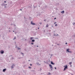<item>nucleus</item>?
I'll return each instance as SVG.
<instances>
[{
	"label": "nucleus",
	"mask_w": 75,
	"mask_h": 75,
	"mask_svg": "<svg viewBox=\"0 0 75 75\" xmlns=\"http://www.w3.org/2000/svg\"><path fill=\"white\" fill-rule=\"evenodd\" d=\"M64 67H65V68H64V69L63 70V71H65V70H66V69H68V66H67V65H66L65 66H64Z\"/></svg>",
	"instance_id": "1"
},
{
	"label": "nucleus",
	"mask_w": 75,
	"mask_h": 75,
	"mask_svg": "<svg viewBox=\"0 0 75 75\" xmlns=\"http://www.w3.org/2000/svg\"><path fill=\"white\" fill-rule=\"evenodd\" d=\"M69 49H67V51L68 52H70V53H72V52L71 51H69Z\"/></svg>",
	"instance_id": "2"
},
{
	"label": "nucleus",
	"mask_w": 75,
	"mask_h": 75,
	"mask_svg": "<svg viewBox=\"0 0 75 75\" xmlns=\"http://www.w3.org/2000/svg\"><path fill=\"white\" fill-rule=\"evenodd\" d=\"M1 54H3L4 53V51L2 50L1 51Z\"/></svg>",
	"instance_id": "3"
},
{
	"label": "nucleus",
	"mask_w": 75,
	"mask_h": 75,
	"mask_svg": "<svg viewBox=\"0 0 75 75\" xmlns=\"http://www.w3.org/2000/svg\"><path fill=\"white\" fill-rule=\"evenodd\" d=\"M49 66L50 68H52V65L51 64H49Z\"/></svg>",
	"instance_id": "4"
},
{
	"label": "nucleus",
	"mask_w": 75,
	"mask_h": 75,
	"mask_svg": "<svg viewBox=\"0 0 75 75\" xmlns=\"http://www.w3.org/2000/svg\"><path fill=\"white\" fill-rule=\"evenodd\" d=\"M6 71V69H4L3 70V72H5V71Z\"/></svg>",
	"instance_id": "5"
},
{
	"label": "nucleus",
	"mask_w": 75,
	"mask_h": 75,
	"mask_svg": "<svg viewBox=\"0 0 75 75\" xmlns=\"http://www.w3.org/2000/svg\"><path fill=\"white\" fill-rule=\"evenodd\" d=\"M31 24H33V25H35V23H33V22L32 21L31 22Z\"/></svg>",
	"instance_id": "6"
},
{
	"label": "nucleus",
	"mask_w": 75,
	"mask_h": 75,
	"mask_svg": "<svg viewBox=\"0 0 75 75\" xmlns=\"http://www.w3.org/2000/svg\"><path fill=\"white\" fill-rule=\"evenodd\" d=\"M61 13H62V14H63V13H64V11H61Z\"/></svg>",
	"instance_id": "7"
},
{
	"label": "nucleus",
	"mask_w": 75,
	"mask_h": 75,
	"mask_svg": "<svg viewBox=\"0 0 75 75\" xmlns=\"http://www.w3.org/2000/svg\"><path fill=\"white\" fill-rule=\"evenodd\" d=\"M51 64H52V65H54V63H53V62H51Z\"/></svg>",
	"instance_id": "8"
},
{
	"label": "nucleus",
	"mask_w": 75,
	"mask_h": 75,
	"mask_svg": "<svg viewBox=\"0 0 75 75\" xmlns=\"http://www.w3.org/2000/svg\"><path fill=\"white\" fill-rule=\"evenodd\" d=\"M69 64L70 65H71L72 64V62H70L69 63Z\"/></svg>",
	"instance_id": "9"
},
{
	"label": "nucleus",
	"mask_w": 75,
	"mask_h": 75,
	"mask_svg": "<svg viewBox=\"0 0 75 75\" xmlns=\"http://www.w3.org/2000/svg\"><path fill=\"white\" fill-rule=\"evenodd\" d=\"M13 66H14V64H13L12 65V66L11 67L12 68H13Z\"/></svg>",
	"instance_id": "10"
},
{
	"label": "nucleus",
	"mask_w": 75,
	"mask_h": 75,
	"mask_svg": "<svg viewBox=\"0 0 75 75\" xmlns=\"http://www.w3.org/2000/svg\"><path fill=\"white\" fill-rule=\"evenodd\" d=\"M35 41V40H32V42H34Z\"/></svg>",
	"instance_id": "11"
},
{
	"label": "nucleus",
	"mask_w": 75,
	"mask_h": 75,
	"mask_svg": "<svg viewBox=\"0 0 75 75\" xmlns=\"http://www.w3.org/2000/svg\"><path fill=\"white\" fill-rule=\"evenodd\" d=\"M48 27V25L47 24L46 26V27Z\"/></svg>",
	"instance_id": "12"
},
{
	"label": "nucleus",
	"mask_w": 75,
	"mask_h": 75,
	"mask_svg": "<svg viewBox=\"0 0 75 75\" xmlns=\"http://www.w3.org/2000/svg\"><path fill=\"white\" fill-rule=\"evenodd\" d=\"M32 39H33V38L31 37V38H30V40H32Z\"/></svg>",
	"instance_id": "13"
},
{
	"label": "nucleus",
	"mask_w": 75,
	"mask_h": 75,
	"mask_svg": "<svg viewBox=\"0 0 75 75\" xmlns=\"http://www.w3.org/2000/svg\"><path fill=\"white\" fill-rule=\"evenodd\" d=\"M48 75H51V73L50 72L48 73Z\"/></svg>",
	"instance_id": "14"
},
{
	"label": "nucleus",
	"mask_w": 75,
	"mask_h": 75,
	"mask_svg": "<svg viewBox=\"0 0 75 75\" xmlns=\"http://www.w3.org/2000/svg\"><path fill=\"white\" fill-rule=\"evenodd\" d=\"M73 25H74V26H75V23H74L73 24Z\"/></svg>",
	"instance_id": "15"
},
{
	"label": "nucleus",
	"mask_w": 75,
	"mask_h": 75,
	"mask_svg": "<svg viewBox=\"0 0 75 75\" xmlns=\"http://www.w3.org/2000/svg\"><path fill=\"white\" fill-rule=\"evenodd\" d=\"M21 54L22 55H23V54H24L23 53H21Z\"/></svg>",
	"instance_id": "16"
},
{
	"label": "nucleus",
	"mask_w": 75,
	"mask_h": 75,
	"mask_svg": "<svg viewBox=\"0 0 75 75\" xmlns=\"http://www.w3.org/2000/svg\"><path fill=\"white\" fill-rule=\"evenodd\" d=\"M55 26H57V24L55 25Z\"/></svg>",
	"instance_id": "17"
},
{
	"label": "nucleus",
	"mask_w": 75,
	"mask_h": 75,
	"mask_svg": "<svg viewBox=\"0 0 75 75\" xmlns=\"http://www.w3.org/2000/svg\"><path fill=\"white\" fill-rule=\"evenodd\" d=\"M20 48H18V50H20Z\"/></svg>",
	"instance_id": "18"
},
{
	"label": "nucleus",
	"mask_w": 75,
	"mask_h": 75,
	"mask_svg": "<svg viewBox=\"0 0 75 75\" xmlns=\"http://www.w3.org/2000/svg\"><path fill=\"white\" fill-rule=\"evenodd\" d=\"M16 38H14V39H13V40H14V39H16Z\"/></svg>",
	"instance_id": "19"
},
{
	"label": "nucleus",
	"mask_w": 75,
	"mask_h": 75,
	"mask_svg": "<svg viewBox=\"0 0 75 75\" xmlns=\"http://www.w3.org/2000/svg\"><path fill=\"white\" fill-rule=\"evenodd\" d=\"M4 3H6V1H4Z\"/></svg>",
	"instance_id": "20"
},
{
	"label": "nucleus",
	"mask_w": 75,
	"mask_h": 75,
	"mask_svg": "<svg viewBox=\"0 0 75 75\" xmlns=\"http://www.w3.org/2000/svg\"><path fill=\"white\" fill-rule=\"evenodd\" d=\"M54 69H56V67H55Z\"/></svg>",
	"instance_id": "21"
},
{
	"label": "nucleus",
	"mask_w": 75,
	"mask_h": 75,
	"mask_svg": "<svg viewBox=\"0 0 75 75\" xmlns=\"http://www.w3.org/2000/svg\"><path fill=\"white\" fill-rule=\"evenodd\" d=\"M30 66H31L32 65V64H30Z\"/></svg>",
	"instance_id": "22"
},
{
	"label": "nucleus",
	"mask_w": 75,
	"mask_h": 75,
	"mask_svg": "<svg viewBox=\"0 0 75 75\" xmlns=\"http://www.w3.org/2000/svg\"><path fill=\"white\" fill-rule=\"evenodd\" d=\"M29 68H31V67H29Z\"/></svg>",
	"instance_id": "23"
},
{
	"label": "nucleus",
	"mask_w": 75,
	"mask_h": 75,
	"mask_svg": "<svg viewBox=\"0 0 75 75\" xmlns=\"http://www.w3.org/2000/svg\"><path fill=\"white\" fill-rule=\"evenodd\" d=\"M31 44L33 45V43H31Z\"/></svg>",
	"instance_id": "24"
},
{
	"label": "nucleus",
	"mask_w": 75,
	"mask_h": 75,
	"mask_svg": "<svg viewBox=\"0 0 75 75\" xmlns=\"http://www.w3.org/2000/svg\"><path fill=\"white\" fill-rule=\"evenodd\" d=\"M55 19H56V18H54V20H55Z\"/></svg>",
	"instance_id": "25"
},
{
	"label": "nucleus",
	"mask_w": 75,
	"mask_h": 75,
	"mask_svg": "<svg viewBox=\"0 0 75 75\" xmlns=\"http://www.w3.org/2000/svg\"><path fill=\"white\" fill-rule=\"evenodd\" d=\"M38 29H40V28H38Z\"/></svg>",
	"instance_id": "26"
},
{
	"label": "nucleus",
	"mask_w": 75,
	"mask_h": 75,
	"mask_svg": "<svg viewBox=\"0 0 75 75\" xmlns=\"http://www.w3.org/2000/svg\"><path fill=\"white\" fill-rule=\"evenodd\" d=\"M66 44H67V43H66Z\"/></svg>",
	"instance_id": "27"
},
{
	"label": "nucleus",
	"mask_w": 75,
	"mask_h": 75,
	"mask_svg": "<svg viewBox=\"0 0 75 75\" xmlns=\"http://www.w3.org/2000/svg\"><path fill=\"white\" fill-rule=\"evenodd\" d=\"M20 10H21H21H22V9H20Z\"/></svg>",
	"instance_id": "28"
},
{
	"label": "nucleus",
	"mask_w": 75,
	"mask_h": 75,
	"mask_svg": "<svg viewBox=\"0 0 75 75\" xmlns=\"http://www.w3.org/2000/svg\"><path fill=\"white\" fill-rule=\"evenodd\" d=\"M56 23V22L54 23V24H55Z\"/></svg>",
	"instance_id": "29"
},
{
	"label": "nucleus",
	"mask_w": 75,
	"mask_h": 75,
	"mask_svg": "<svg viewBox=\"0 0 75 75\" xmlns=\"http://www.w3.org/2000/svg\"><path fill=\"white\" fill-rule=\"evenodd\" d=\"M13 32H14V31L13 30Z\"/></svg>",
	"instance_id": "30"
},
{
	"label": "nucleus",
	"mask_w": 75,
	"mask_h": 75,
	"mask_svg": "<svg viewBox=\"0 0 75 75\" xmlns=\"http://www.w3.org/2000/svg\"><path fill=\"white\" fill-rule=\"evenodd\" d=\"M40 24H41V23H40Z\"/></svg>",
	"instance_id": "31"
},
{
	"label": "nucleus",
	"mask_w": 75,
	"mask_h": 75,
	"mask_svg": "<svg viewBox=\"0 0 75 75\" xmlns=\"http://www.w3.org/2000/svg\"><path fill=\"white\" fill-rule=\"evenodd\" d=\"M29 61H30V60H28Z\"/></svg>",
	"instance_id": "32"
},
{
	"label": "nucleus",
	"mask_w": 75,
	"mask_h": 75,
	"mask_svg": "<svg viewBox=\"0 0 75 75\" xmlns=\"http://www.w3.org/2000/svg\"><path fill=\"white\" fill-rule=\"evenodd\" d=\"M46 20H44V21H45Z\"/></svg>",
	"instance_id": "33"
},
{
	"label": "nucleus",
	"mask_w": 75,
	"mask_h": 75,
	"mask_svg": "<svg viewBox=\"0 0 75 75\" xmlns=\"http://www.w3.org/2000/svg\"><path fill=\"white\" fill-rule=\"evenodd\" d=\"M38 47V46H37V47Z\"/></svg>",
	"instance_id": "34"
},
{
	"label": "nucleus",
	"mask_w": 75,
	"mask_h": 75,
	"mask_svg": "<svg viewBox=\"0 0 75 75\" xmlns=\"http://www.w3.org/2000/svg\"><path fill=\"white\" fill-rule=\"evenodd\" d=\"M57 35L58 36V35Z\"/></svg>",
	"instance_id": "35"
}]
</instances>
